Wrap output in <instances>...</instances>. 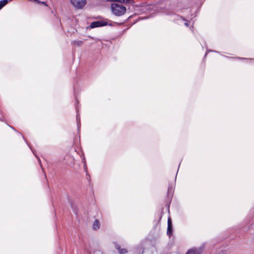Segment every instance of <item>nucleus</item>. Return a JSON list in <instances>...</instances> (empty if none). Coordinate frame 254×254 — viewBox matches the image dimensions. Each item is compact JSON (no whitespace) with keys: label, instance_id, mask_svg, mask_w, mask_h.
<instances>
[{"label":"nucleus","instance_id":"obj_1","mask_svg":"<svg viewBox=\"0 0 254 254\" xmlns=\"http://www.w3.org/2000/svg\"><path fill=\"white\" fill-rule=\"evenodd\" d=\"M116 23L114 22H112L111 21L108 20V19H105L103 20H100V21H93L90 24V28H94L96 27H102L106 25H110V26H114V25Z\"/></svg>","mask_w":254,"mask_h":254},{"label":"nucleus","instance_id":"obj_2","mask_svg":"<svg viewBox=\"0 0 254 254\" xmlns=\"http://www.w3.org/2000/svg\"><path fill=\"white\" fill-rule=\"evenodd\" d=\"M72 5L76 9L83 8L86 3V0H70Z\"/></svg>","mask_w":254,"mask_h":254},{"label":"nucleus","instance_id":"obj_3","mask_svg":"<svg viewBox=\"0 0 254 254\" xmlns=\"http://www.w3.org/2000/svg\"><path fill=\"white\" fill-rule=\"evenodd\" d=\"M204 249L203 245L199 247H193L189 249L186 254H201Z\"/></svg>","mask_w":254,"mask_h":254},{"label":"nucleus","instance_id":"obj_4","mask_svg":"<svg viewBox=\"0 0 254 254\" xmlns=\"http://www.w3.org/2000/svg\"><path fill=\"white\" fill-rule=\"evenodd\" d=\"M115 247L120 254H125L128 252V251L127 249L121 248V246L116 243H115Z\"/></svg>","mask_w":254,"mask_h":254},{"label":"nucleus","instance_id":"obj_5","mask_svg":"<svg viewBox=\"0 0 254 254\" xmlns=\"http://www.w3.org/2000/svg\"><path fill=\"white\" fill-rule=\"evenodd\" d=\"M100 226V222L98 220L96 219L93 223L92 228L94 230H97L99 229Z\"/></svg>","mask_w":254,"mask_h":254},{"label":"nucleus","instance_id":"obj_6","mask_svg":"<svg viewBox=\"0 0 254 254\" xmlns=\"http://www.w3.org/2000/svg\"><path fill=\"white\" fill-rule=\"evenodd\" d=\"M151 9V6L150 5H144L142 6L140 8V10L141 12H146L147 11L150 10Z\"/></svg>","mask_w":254,"mask_h":254},{"label":"nucleus","instance_id":"obj_7","mask_svg":"<svg viewBox=\"0 0 254 254\" xmlns=\"http://www.w3.org/2000/svg\"><path fill=\"white\" fill-rule=\"evenodd\" d=\"M83 42L81 40H74L72 42V44L77 46H81L83 44Z\"/></svg>","mask_w":254,"mask_h":254},{"label":"nucleus","instance_id":"obj_8","mask_svg":"<svg viewBox=\"0 0 254 254\" xmlns=\"http://www.w3.org/2000/svg\"><path fill=\"white\" fill-rule=\"evenodd\" d=\"M7 3V0H2L0 1V10Z\"/></svg>","mask_w":254,"mask_h":254},{"label":"nucleus","instance_id":"obj_9","mask_svg":"<svg viewBox=\"0 0 254 254\" xmlns=\"http://www.w3.org/2000/svg\"><path fill=\"white\" fill-rule=\"evenodd\" d=\"M172 234V226H168L167 227V234L168 235H171Z\"/></svg>","mask_w":254,"mask_h":254},{"label":"nucleus","instance_id":"obj_10","mask_svg":"<svg viewBox=\"0 0 254 254\" xmlns=\"http://www.w3.org/2000/svg\"><path fill=\"white\" fill-rule=\"evenodd\" d=\"M173 191V189L172 187L171 186H169L168 189V195H171L172 194Z\"/></svg>","mask_w":254,"mask_h":254},{"label":"nucleus","instance_id":"obj_11","mask_svg":"<svg viewBox=\"0 0 254 254\" xmlns=\"http://www.w3.org/2000/svg\"><path fill=\"white\" fill-rule=\"evenodd\" d=\"M172 226V220H171V218H169L168 219V226Z\"/></svg>","mask_w":254,"mask_h":254},{"label":"nucleus","instance_id":"obj_12","mask_svg":"<svg viewBox=\"0 0 254 254\" xmlns=\"http://www.w3.org/2000/svg\"><path fill=\"white\" fill-rule=\"evenodd\" d=\"M184 24H185V26H189L188 23V22H185V23H184Z\"/></svg>","mask_w":254,"mask_h":254}]
</instances>
